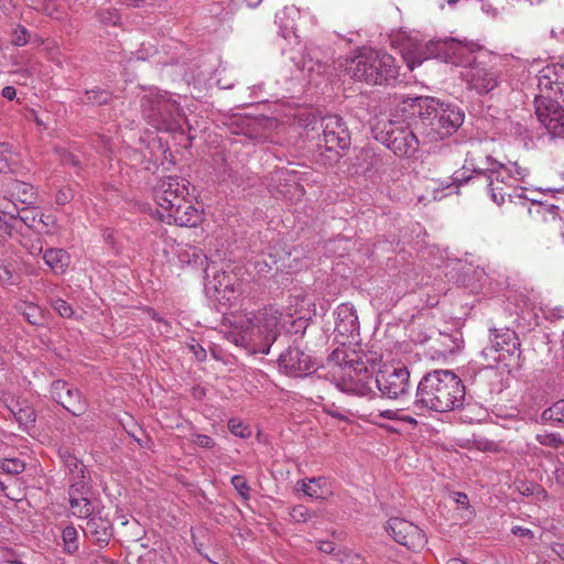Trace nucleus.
I'll return each instance as SVG.
<instances>
[{
	"label": "nucleus",
	"instance_id": "nucleus-1",
	"mask_svg": "<svg viewBox=\"0 0 564 564\" xmlns=\"http://www.w3.org/2000/svg\"><path fill=\"white\" fill-rule=\"evenodd\" d=\"M470 149L466 152L464 169L470 170L474 175L464 177L465 182H473L479 186H485L491 200L497 205L505 203L506 197L512 199L513 197L529 200L532 204H540L541 202L527 194V188H517L511 181L523 180L528 175L525 169H521L516 163L511 167L496 161L490 155L482 158L481 144L479 142H471Z\"/></svg>",
	"mask_w": 564,
	"mask_h": 564
},
{
	"label": "nucleus",
	"instance_id": "nucleus-2",
	"mask_svg": "<svg viewBox=\"0 0 564 564\" xmlns=\"http://www.w3.org/2000/svg\"><path fill=\"white\" fill-rule=\"evenodd\" d=\"M282 312L273 306L256 313L240 312L230 318L227 339L251 354L268 355L281 330Z\"/></svg>",
	"mask_w": 564,
	"mask_h": 564
},
{
	"label": "nucleus",
	"instance_id": "nucleus-3",
	"mask_svg": "<svg viewBox=\"0 0 564 564\" xmlns=\"http://www.w3.org/2000/svg\"><path fill=\"white\" fill-rule=\"evenodd\" d=\"M401 37L400 53L411 70L429 58H438L466 69L473 65V54L479 50V45L474 42H462L453 37L423 44L416 37L403 34L393 39L392 44H397Z\"/></svg>",
	"mask_w": 564,
	"mask_h": 564
},
{
	"label": "nucleus",
	"instance_id": "nucleus-4",
	"mask_svg": "<svg viewBox=\"0 0 564 564\" xmlns=\"http://www.w3.org/2000/svg\"><path fill=\"white\" fill-rule=\"evenodd\" d=\"M410 100L417 112L416 129L422 138V144L434 143L451 137L464 122L465 113L456 105L430 96H420Z\"/></svg>",
	"mask_w": 564,
	"mask_h": 564
},
{
	"label": "nucleus",
	"instance_id": "nucleus-5",
	"mask_svg": "<svg viewBox=\"0 0 564 564\" xmlns=\"http://www.w3.org/2000/svg\"><path fill=\"white\" fill-rule=\"evenodd\" d=\"M465 394V386L453 371L434 370L419 382L413 405L416 409L447 412L459 408Z\"/></svg>",
	"mask_w": 564,
	"mask_h": 564
},
{
	"label": "nucleus",
	"instance_id": "nucleus-6",
	"mask_svg": "<svg viewBox=\"0 0 564 564\" xmlns=\"http://www.w3.org/2000/svg\"><path fill=\"white\" fill-rule=\"evenodd\" d=\"M346 73L355 80L381 85L397 79L399 66L392 55L372 48H364L347 62Z\"/></svg>",
	"mask_w": 564,
	"mask_h": 564
},
{
	"label": "nucleus",
	"instance_id": "nucleus-7",
	"mask_svg": "<svg viewBox=\"0 0 564 564\" xmlns=\"http://www.w3.org/2000/svg\"><path fill=\"white\" fill-rule=\"evenodd\" d=\"M142 113L151 127L158 131L184 134L187 119L176 102L167 93H156L143 96Z\"/></svg>",
	"mask_w": 564,
	"mask_h": 564
},
{
	"label": "nucleus",
	"instance_id": "nucleus-8",
	"mask_svg": "<svg viewBox=\"0 0 564 564\" xmlns=\"http://www.w3.org/2000/svg\"><path fill=\"white\" fill-rule=\"evenodd\" d=\"M3 197L0 199V237L11 236L14 230L13 221L21 212L18 203L31 206L35 203L36 191L32 184L9 180L2 185Z\"/></svg>",
	"mask_w": 564,
	"mask_h": 564
},
{
	"label": "nucleus",
	"instance_id": "nucleus-9",
	"mask_svg": "<svg viewBox=\"0 0 564 564\" xmlns=\"http://www.w3.org/2000/svg\"><path fill=\"white\" fill-rule=\"evenodd\" d=\"M376 140L389 148L398 156H412L422 144V138L416 129L404 126L402 122L388 121L376 130Z\"/></svg>",
	"mask_w": 564,
	"mask_h": 564
},
{
	"label": "nucleus",
	"instance_id": "nucleus-10",
	"mask_svg": "<svg viewBox=\"0 0 564 564\" xmlns=\"http://www.w3.org/2000/svg\"><path fill=\"white\" fill-rule=\"evenodd\" d=\"M323 135L318 140L317 147L321 155H325L328 161H338L341 156L340 151L350 144V135L343 119L336 115H329L322 119Z\"/></svg>",
	"mask_w": 564,
	"mask_h": 564
},
{
	"label": "nucleus",
	"instance_id": "nucleus-11",
	"mask_svg": "<svg viewBox=\"0 0 564 564\" xmlns=\"http://www.w3.org/2000/svg\"><path fill=\"white\" fill-rule=\"evenodd\" d=\"M491 352H500L499 357H492L494 360H505L506 355L509 358L507 366H519L521 350L520 340L517 333L510 328L490 329V345L486 347L482 354L489 357Z\"/></svg>",
	"mask_w": 564,
	"mask_h": 564
},
{
	"label": "nucleus",
	"instance_id": "nucleus-12",
	"mask_svg": "<svg viewBox=\"0 0 564 564\" xmlns=\"http://www.w3.org/2000/svg\"><path fill=\"white\" fill-rule=\"evenodd\" d=\"M535 115L551 138L564 137V108L553 97L539 95L534 100Z\"/></svg>",
	"mask_w": 564,
	"mask_h": 564
},
{
	"label": "nucleus",
	"instance_id": "nucleus-13",
	"mask_svg": "<svg viewBox=\"0 0 564 564\" xmlns=\"http://www.w3.org/2000/svg\"><path fill=\"white\" fill-rule=\"evenodd\" d=\"M409 379L405 367L384 366L376 376V384L383 397L399 399L409 393Z\"/></svg>",
	"mask_w": 564,
	"mask_h": 564
},
{
	"label": "nucleus",
	"instance_id": "nucleus-14",
	"mask_svg": "<svg viewBox=\"0 0 564 564\" xmlns=\"http://www.w3.org/2000/svg\"><path fill=\"white\" fill-rule=\"evenodd\" d=\"M278 365L282 373L294 378L307 377L318 368L316 359L296 346L281 352Z\"/></svg>",
	"mask_w": 564,
	"mask_h": 564
},
{
	"label": "nucleus",
	"instance_id": "nucleus-15",
	"mask_svg": "<svg viewBox=\"0 0 564 564\" xmlns=\"http://www.w3.org/2000/svg\"><path fill=\"white\" fill-rule=\"evenodd\" d=\"M189 182L180 176L162 177L153 188V197L164 212L189 196Z\"/></svg>",
	"mask_w": 564,
	"mask_h": 564
},
{
	"label": "nucleus",
	"instance_id": "nucleus-16",
	"mask_svg": "<svg viewBox=\"0 0 564 564\" xmlns=\"http://www.w3.org/2000/svg\"><path fill=\"white\" fill-rule=\"evenodd\" d=\"M463 79L479 95L489 94L501 83L500 70L491 65L478 62L473 63L462 73Z\"/></svg>",
	"mask_w": 564,
	"mask_h": 564
},
{
	"label": "nucleus",
	"instance_id": "nucleus-17",
	"mask_svg": "<svg viewBox=\"0 0 564 564\" xmlns=\"http://www.w3.org/2000/svg\"><path fill=\"white\" fill-rule=\"evenodd\" d=\"M386 530L397 543L410 550L421 549L426 542L424 532L402 518H391L387 522Z\"/></svg>",
	"mask_w": 564,
	"mask_h": 564
},
{
	"label": "nucleus",
	"instance_id": "nucleus-18",
	"mask_svg": "<svg viewBox=\"0 0 564 564\" xmlns=\"http://www.w3.org/2000/svg\"><path fill=\"white\" fill-rule=\"evenodd\" d=\"M334 333L341 344L359 335V321L357 312L350 303H343L334 312Z\"/></svg>",
	"mask_w": 564,
	"mask_h": 564
},
{
	"label": "nucleus",
	"instance_id": "nucleus-19",
	"mask_svg": "<svg viewBox=\"0 0 564 564\" xmlns=\"http://www.w3.org/2000/svg\"><path fill=\"white\" fill-rule=\"evenodd\" d=\"M52 398L63 405L75 416L82 415L86 411V404L77 389H72L63 380H56L51 386Z\"/></svg>",
	"mask_w": 564,
	"mask_h": 564
},
{
	"label": "nucleus",
	"instance_id": "nucleus-20",
	"mask_svg": "<svg viewBox=\"0 0 564 564\" xmlns=\"http://www.w3.org/2000/svg\"><path fill=\"white\" fill-rule=\"evenodd\" d=\"M538 88L540 95H563L564 65H547L542 68L538 75Z\"/></svg>",
	"mask_w": 564,
	"mask_h": 564
},
{
	"label": "nucleus",
	"instance_id": "nucleus-21",
	"mask_svg": "<svg viewBox=\"0 0 564 564\" xmlns=\"http://www.w3.org/2000/svg\"><path fill=\"white\" fill-rule=\"evenodd\" d=\"M167 223L173 221L181 227H195L200 220L198 210L192 205V202L186 197L182 203H176L172 208L166 212Z\"/></svg>",
	"mask_w": 564,
	"mask_h": 564
},
{
	"label": "nucleus",
	"instance_id": "nucleus-22",
	"mask_svg": "<svg viewBox=\"0 0 564 564\" xmlns=\"http://www.w3.org/2000/svg\"><path fill=\"white\" fill-rule=\"evenodd\" d=\"M85 535L99 546H106L112 536L111 523L100 517H91L84 529Z\"/></svg>",
	"mask_w": 564,
	"mask_h": 564
},
{
	"label": "nucleus",
	"instance_id": "nucleus-23",
	"mask_svg": "<svg viewBox=\"0 0 564 564\" xmlns=\"http://www.w3.org/2000/svg\"><path fill=\"white\" fill-rule=\"evenodd\" d=\"M294 65L307 76L310 82L317 83V77L324 75L328 65L321 62L319 59H314L311 55L300 54V56H292Z\"/></svg>",
	"mask_w": 564,
	"mask_h": 564
},
{
	"label": "nucleus",
	"instance_id": "nucleus-24",
	"mask_svg": "<svg viewBox=\"0 0 564 564\" xmlns=\"http://www.w3.org/2000/svg\"><path fill=\"white\" fill-rule=\"evenodd\" d=\"M296 485L297 490L303 491L307 497L312 499H325L332 494V488L327 478L325 477L301 479Z\"/></svg>",
	"mask_w": 564,
	"mask_h": 564
},
{
	"label": "nucleus",
	"instance_id": "nucleus-25",
	"mask_svg": "<svg viewBox=\"0 0 564 564\" xmlns=\"http://www.w3.org/2000/svg\"><path fill=\"white\" fill-rule=\"evenodd\" d=\"M209 269H205V288L207 292L213 290L214 295L218 296V299H226L227 301L231 300V295H234L235 290L230 284L229 276L226 275L225 272L217 273L210 279Z\"/></svg>",
	"mask_w": 564,
	"mask_h": 564
},
{
	"label": "nucleus",
	"instance_id": "nucleus-26",
	"mask_svg": "<svg viewBox=\"0 0 564 564\" xmlns=\"http://www.w3.org/2000/svg\"><path fill=\"white\" fill-rule=\"evenodd\" d=\"M43 260L54 274H64L70 263L69 254L61 248H50L43 252Z\"/></svg>",
	"mask_w": 564,
	"mask_h": 564
},
{
	"label": "nucleus",
	"instance_id": "nucleus-27",
	"mask_svg": "<svg viewBox=\"0 0 564 564\" xmlns=\"http://www.w3.org/2000/svg\"><path fill=\"white\" fill-rule=\"evenodd\" d=\"M69 509L74 517L78 519H89L93 517L94 507L88 496H68Z\"/></svg>",
	"mask_w": 564,
	"mask_h": 564
},
{
	"label": "nucleus",
	"instance_id": "nucleus-28",
	"mask_svg": "<svg viewBox=\"0 0 564 564\" xmlns=\"http://www.w3.org/2000/svg\"><path fill=\"white\" fill-rule=\"evenodd\" d=\"M59 456L73 477L86 478L85 465L68 448L59 449Z\"/></svg>",
	"mask_w": 564,
	"mask_h": 564
},
{
	"label": "nucleus",
	"instance_id": "nucleus-29",
	"mask_svg": "<svg viewBox=\"0 0 564 564\" xmlns=\"http://www.w3.org/2000/svg\"><path fill=\"white\" fill-rule=\"evenodd\" d=\"M541 421L552 425L564 424V400L545 409L541 414Z\"/></svg>",
	"mask_w": 564,
	"mask_h": 564
},
{
	"label": "nucleus",
	"instance_id": "nucleus-30",
	"mask_svg": "<svg viewBox=\"0 0 564 564\" xmlns=\"http://www.w3.org/2000/svg\"><path fill=\"white\" fill-rule=\"evenodd\" d=\"M62 540L64 544V551L67 554H74L78 551V532L75 527L67 525L62 532Z\"/></svg>",
	"mask_w": 564,
	"mask_h": 564
},
{
	"label": "nucleus",
	"instance_id": "nucleus-31",
	"mask_svg": "<svg viewBox=\"0 0 564 564\" xmlns=\"http://www.w3.org/2000/svg\"><path fill=\"white\" fill-rule=\"evenodd\" d=\"M0 468L8 475H19L25 469V464L19 458H3Z\"/></svg>",
	"mask_w": 564,
	"mask_h": 564
},
{
	"label": "nucleus",
	"instance_id": "nucleus-32",
	"mask_svg": "<svg viewBox=\"0 0 564 564\" xmlns=\"http://www.w3.org/2000/svg\"><path fill=\"white\" fill-rule=\"evenodd\" d=\"M540 311L543 317L550 322L564 319V306L563 305H551L549 303L542 304Z\"/></svg>",
	"mask_w": 564,
	"mask_h": 564
},
{
	"label": "nucleus",
	"instance_id": "nucleus-33",
	"mask_svg": "<svg viewBox=\"0 0 564 564\" xmlns=\"http://www.w3.org/2000/svg\"><path fill=\"white\" fill-rule=\"evenodd\" d=\"M440 343L442 345V349H440V352L442 355H452L456 351H458L462 347V343L457 338H453L449 335L441 334Z\"/></svg>",
	"mask_w": 564,
	"mask_h": 564
},
{
	"label": "nucleus",
	"instance_id": "nucleus-34",
	"mask_svg": "<svg viewBox=\"0 0 564 564\" xmlns=\"http://www.w3.org/2000/svg\"><path fill=\"white\" fill-rule=\"evenodd\" d=\"M15 420L20 425L28 426L35 422V412L29 406H20L17 411L12 410Z\"/></svg>",
	"mask_w": 564,
	"mask_h": 564
},
{
	"label": "nucleus",
	"instance_id": "nucleus-35",
	"mask_svg": "<svg viewBox=\"0 0 564 564\" xmlns=\"http://www.w3.org/2000/svg\"><path fill=\"white\" fill-rule=\"evenodd\" d=\"M13 162V152L9 143L0 142V172L6 173L11 171V163Z\"/></svg>",
	"mask_w": 564,
	"mask_h": 564
},
{
	"label": "nucleus",
	"instance_id": "nucleus-36",
	"mask_svg": "<svg viewBox=\"0 0 564 564\" xmlns=\"http://www.w3.org/2000/svg\"><path fill=\"white\" fill-rule=\"evenodd\" d=\"M180 259L183 262H187L188 264L200 265L203 267L206 262V257L200 253L196 248H189L185 250L182 254H180Z\"/></svg>",
	"mask_w": 564,
	"mask_h": 564
},
{
	"label": "nucleus",
	"instance_id": "nucleus-37",
	"mask_svg": "<svg viewBox=\"0 0 564 564\" xmlns=\"http://www.w3.org/2000/svg\"><path fill=\"white\" fill-rule=\"evenodd\" d=\"M86 478H77L73 477L70 478V485L68 489V496H88L89 494V486L85 481Z\"/></svg>",
	"mask_w": 564,
	"mask_h": 564
},
{
	"label": "nucleus",
	"instance_id": "nucleus-38",
	"mask_svg": "<svg viewBox=\"0 0 564 564\" xmlns=\"http://www.w3.org/2000/svg\"><path fill=\"white\" fill-rule=\"evenodd\" d=\"M21 245L33 257L40 256L43 252V241L40 237H23Z\"/></svg>",
	"mask_w": 564,
	"mask_h": 564
},
{
	"label": "nucleus",
	"instance_id": "nucleus-39",
	"mask_svg": "<svg viewBox=\"0 0 564 564\" xmlns=\"http://www.w3.org/2000/svg\"><path fill=\"white\" fill-rule=\"evenodd\" d=\"M535 440L538 441L539 444L552 448H558L564 443L561 435L556 433L536 434Z\"/></svg>",
	"mask_w": 564,
	"mask_h": 564
},
{
	"label": "nucleus",
	"instance_id": "nucleus-40",
	"mask_svg": "<svg viewBox=\"0 0 564 564\" xmlns=\"http://www.w3.org/2000/svg\"><path fill=\"white\" fill-rule=\"evenodd\" d=\"M314 516V512H312L308 508L299 505L292 507L290 510V517L294 522L297 523H304L307 522L310 519H312Z\"/></svg>",
	"mask_w": 564,
	"mask_h": 564
},
{
	"label": "nucleus",
	"instance_id": "nucleus-41",
	"mask_svg": "<svg viewBox=\"0 0 564 564\" xmlns=\"http://www.w3.org/2000/svg\"><path fill=\"white\" fill-rule=\"evenodd\" d=\"M359 417H362L371 423H378L379 419H388V420H397L398 412L393 410H384V411H372L368 414H360Z\"/></svg>",
	"mask_w": 564,
	"mask_h": 564
},
{
	"label": "nucleus",
	"instance_id": "nucleus-42",
	"mask_svg": "<svg viewBox=\"0 0 564 564\" xmlns=\"http://www.w3.org/2000/svg\"><path fill=\"white\" fill-rule=\"evenodd\" d=\"M110 98V94L101 89H91L86 91V100L93 105L107 104Z\"/></svg>",
	"mask_w": 564,
	"mask_h": 564
},
{
	"label": "nucleus",
	"instance_id": "nucleus-43",
	"mask_svg": "<svg viewBox=\"0 0 564 564\" xmlns=\"http://www.w3.org/2000/svg\"><path fill=\"white\" fill-rule=\"evenodd\" d=\"M326 412L328 415H330L335 419H338L340 421H348L350 416L359 417V415H360L358 412H352L351 410L340 409L335 405L327 408Z\"/></svg>",
	"mask_w": 564,
	"mask_h": 564
},
{
	"label": "nucleus",
	"instance_id": "nucleus-44",
	"mask_svg": "<svg viewBox=\"0 0 564 564\" xmlns=\"http://www.w3.org/2000/svg\"><path fill=\"white\" fill-rule=\"evenodd\" d=\"M99 20L104 24L108 25H117L119 23L120 17L116 9H106L98 13Z\"/></svg>",
	"mask_w": 564,
	"mask_h": 564
},
{
	"label": "nucleus",
	"instance_id": "nucleus-45",
	"mask_svg": "<svg viewBox=\"0 0 564 564\" xmlns=\"http://www.w3.org/2000/svg\"><path fill=\"white\" fill-rule=\"evenodd\" d=\"M228 429L229 431L241 438H247L250 435L249 429L243 425L239 420L231 419L228 422Z\"/></svg>",
	"mask_w": 564,
	"mask_h": 564
},
{
	"label": "nucleus",
	"instance_id": "nucleus-46",
	"mask_svg": "<svg viewBox=\"0 0 564 564\" xmlns=\"http://www.w3.org/2000/svg\"><path fill=\"white\" fill-rule=\"evenodd\" d=\"M231 485L239 492L241 497L248 499L250 487L243 476L235 475L231 477Z\"/></svg>",
	"mask_w": 564,
	"mask_h": 564
},
{
	"label": "nucleus",
	"instance_id": "nucleus-47",
	"mask_svg": "<svg viewBox=\"0 0 564 564\" xmlns=\"http://www.w3.org/2000/svg\"><path fill=\"white\" fill-rule=\"evenodd\" d=\"M337 560L340 562V564H362L364 558L351 551H344L337 554Z\"/></svg>",
	"mask_w": 564,
	"mask_h": 564
},
{
	"label": "nucleus",
	"instance_id": "nucleus-48",
	"mask_svg": "<svg viewBox=\"0 0 564 564\" xmlns=\"http://www.w3.org/2000/svg\"><path fill=\"white\" fill-rule=\"evenodd\" d=\"M53 308L59 314V316L65 318H69L74 314L72 306L62 299H56L53 302Z\"/></svg>",
	"mask_w": 564,
	"mask_h": 564
},
{
	"label": "nucleus",
	"instance_id": "nucleus-49",
	"mask_svg": "<svg viewBox=\"0 0 564 564\" xmlns=\"http://www.w3.org/2000/svg\"><path fill=\"white\" fill-rule=\"evenodd\" d=\"M29 41V32L24 26L19 25L12 34V43L17 46H23Z\"/></svg>",
	"mask_w": 564,
	"mask_h": 564
},
{
	"label": "nucleus",
	"instance_id": "nucleus-50",
	"mask_svg": "<svg viewBox=\"0 0 564 564\" xmlns=\"http://www.w3.org/2000/svg\"><path fill=\"white\" fill-rule=\"evenodd\" d=\"M341 389L346 392H351V393H356V394H360V395H365L367 393V391L369 390L368 387H366L364 383H358V382H346L344 381L341 384H340Z\"/></svg>",
	"mask_w": 564,
	"mask_h": 564
},
{
	"label": "nucleus",
	"instance_id": "nucleus-51",
	"mask_svg": "<svg viewBox=\"0 0 564 564\" xmlns=\"http://www.w3.org/2000/svg\"><path fill=\"white\" fill-rule=\"evenodd\" d=\"M20 213L18 218L28 227H33L35 221L37 220L39 213L28 212V208H20Z\"/></svg>",
	"mask_w": 564,
	"mask_h": 564
},
{
	"label": "nucleus",
	"instance_id": "nucleus-52",
	"mask_svg": "<svg viewBox=\"0 0 564 564\" xmlns=\"http://www.w3.org/2000/svg\"><path fill=\"white\" fill-rule=\"evenodd\" d=\"M520 492L524 496H532L535 494H544V490L541 486L538 485H528L522 482L521 486L518 487Z\"/></svg>",
	"mask_w": 564,
	"mask_h": 564
},
{
	"label": "nucleus",
	"instance_id": "nucleus-53",
	"mask_svg": "<svg viewBox=\"0 0 564 564\" xmlns=\"http://www.w3.org/2000/svg\"><path fill=\"white\" fill-rule=\"evenodd\" d=\"M194 443L197 446L203 447V448H212L215 445L214 440L210 436L205 435V434H196Z\"/></svg>",
	"mask_w": 564,
	"mask_h": 564
},
{
	"label": "nucleus",
	"instance_id": "nucleus-54",
	"mask_svg": "<svg viewBox=\"0 0 564 564\" xmlns=\"http://www.w3.org/2000/svg\"><path fill=\"white\" fill-rule=\"evenodd\" d=\"M511 531L514 535L520 536V538H525L528 540H532L534 538L533 532L530 529L524 528V527L516 525L512 528Z\"/></svg>",
	"mask_w": 564,
	"mask_h": 564
},
{
	"label": "nucleus",
	"instance_id": "nucleus-55",
	"mask_svg": "<svg viewBox=\"0 0 564 564\" xmlns=\"http://www.w3.org/2000/svg\"><path fill=\"white\" fill-rule=\"evenodd\" d=\"M70 191L69 189H59L56 193L55 200L58 205H64L70 199Z\"/></svg>",
	"mask_w": 564,
	"mask_h": 564
},
{
	"label": "nucleus",
	"instance_id": "nucleus-56",
	"mask_svg": "<svg viewBox=\"0 0 564 564\" xmlns=\"http://www.w3.org/2000/svg\"><path fill=\"white\" fill-rule=\"evenodd\" d=\"M455 502L462 508H468L469 499L464 492H454L453 495Z\"/></svg>",
	"mask_w": 564,
	"mask_h": 564
},
{
	"label": "nucleus",
	"instance_id": "nucleus-57",
	"mask_svg": "<svg viewBox=\"0 0 564 564\" xmlns=\"http://www.w3.org/2000/svg\"><path fill=\"white\" fill-rule=\"evenodd\" d=\"M11 270L4 264H0V281H2L3 283H11Z\"/></svg>",
	"mask_w": 564,
	"mask_h": 564
},
{
	"label": "nucleus",
	"instance_id": "nucleus-58",
	"mask_svg": "<svg viewBox=\"0 0 564 564\" xmlns=\"http://www.w3.org/2000/svg\"><path fill=\"white\" fill-rule=\"evenodd\" d=\"M1 95L3 98H6L8 100H13L17 96V90L13 86H6L2 89Z\"/></svg>",
	"mask_w": 564,
	"mask_h": 564
},
{
	"label": "nucleus",
	"instance_id": "nucleus-59",
	"mask_svg": "<svg viewBox=\"0 0 564 564\" xmlns=\"http://www.w3.org/2000/svg\"><path fill=\"white\" fill-rule=\"evenodd\" d=\"M554 478L557 484L564 486V466L560 465L554 470Z\"/></svg>",
	"mask_w": 564,
	"mask_h": 564
},
{
	"label": "nucleus",
	"instance_id": "nucleus-60",
	"mask_svg": "<svg viewBox=\"0 0 564 564\" xmlns=\"http://www.w3.org/2000/svg\"><path fill=\"white\" fill-rule=\"evenodd\" d=\"M318 549H319L322 552H324V553H328V554L333 553V552H334V550H335L334 544H333L332 542H328V541H322V542L319 543Z\"/></svg>",
	"mask_w": 564,
	"mask_h": 564
},
{
	"label": "nucleus",
	"instance_id": "nucleus-61",
	"mask_svg": "<svg viewBox=\"0 0 564 564\" xmlns=\"http://www.w3.org/2000/svg\"><path fill=\"white\" fill-rule=\"evenodd\" d=\"M191 349L193 350L194 355L196 356V359L199 361L205 360L206 358V351L200 346H192Z\"/></svg>",
	"mask_w": 564,
	"mask_h": 564
},
{
	"label": "nucleus",
	"instance_id": "nucleus-62",
	"mask_svg": "<svg viewBox=\"0 0 564 564\" xmlns=\"http://www.w3.org/2000/svg\"><path fill=\"white\" fill-rule=\"evenodd\" d=\"M552 550L558 557L564 560V543H555Z\"/></svg>",
	"mask_w": 564,
	"mask_h": 564
},
{
	"label": "nucleus",
	"instance_id": "nucleus-63",
	"mask_svg": "<svg viewBox=\"0 0 564 564\" xmlns=\"http://www.w3.org/2000/svg\"><path fill=\"white\" fill-rule=\"evenodd\" d=\"M126 6L139 7L144 0H120Z\"/></svg>",
	"mask_w": 564,
	"mask_h": 564
},
{
	"label": "nucleus",
	"instance_id": "nucleus-64",
	"mask_svg": "<svg viewBox=\"0 0 564 564\" xmlns=\"http://www.w3.org/2000/svg\"><path fill=\"white\" fill-rule=\"evenodd\" d=\"M397 420H400V421H403V422H406V423H410V424H416V420L410 415H403V416H398Z\"/></svg>",
	"mask_w": 564,
	"mask_h": 564
}]
</instances>
